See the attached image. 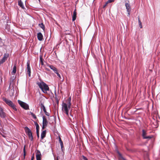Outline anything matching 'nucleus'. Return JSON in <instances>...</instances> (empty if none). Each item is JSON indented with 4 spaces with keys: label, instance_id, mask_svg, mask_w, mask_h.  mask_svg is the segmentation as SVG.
<instances>
[{
    "label": "nucleus",
    "instance_id": "nucleus-20",
    "mask_svg": "<svg viewBox=\"0 0 160 160\" xmlns=\"http://www.w3.org/2000/svg\"><path fill=\"white\" fill-rule=\"evenodd\" d=\"M37 160H40V154L38 153L36 155Z\"/></svg>",
    "mask_w": 160,
    "mask_h": 160
},
{
    "label": "nucleus",
    "instance_id": "nucleus-9",
    "mask_svg": "<svg viewBox=\"0 0 160 160\" xmlns=\"http://www.w3.org/2000/svg\"><path fill=\"white\" fill-rule=\"evenodd\" d=\"M9 56L8 53H6L4 54V57L0 61V65L3 63L7 60Z\"/></svg>",
    "mask_w": 160,
    "mask_h": 160
},
{
    "label": "nucleus",
    "instance_id": "nucleus-7",
    "mask_svg": "<svg viewBox=\"0 0 160 160\" xmlns=\"http://www.w3.org/2000/svg\"><path fill=\"white\" fill-rule=\"evenodd\" d=\"M41 109L43 111L45 114L48 117L49 116L50 114L49 113L46 111V108L45 106L42 103H41Z\"/></svg>",
    "mask_w": 160,
    "mask_h": 160
},
{
    "label": "nucleus",
    "instance_id": "nucleus-28",
    "mask_svg": "<svg viewBox=\"0 0 160 160\" xmlns=\"http://www.w3.org/2000/svg\"><path fill=\"white\" fill-rule=\"evenodd\" d=\"M37 37L38 40H40V32H39L38 33Z\"/></svg>",
    "mask_w": 160,
    "mask_h": 160
},
{
    "label": "nucleus",
    "instance_id": "nucleus-2",
    "mask_svg": "<svg viewBox=\"0 0 160 160\" xmlns=\"http://www.w3.org/2000/svg\"><path fill=\"white\" fill-rule=\"evenodd\" d=\"M41 90L46 95H48L49 88L48 86L44 82L41 81Z\"/></svg>",
    "mask_w": 160,
    "mask_h": 160
},
{
    "label": "nucleus",
    "instance_id": "nucleus-34",
    "mask_svg": "<svg viewBox=\"0 0 160 160\" xmlns=\"http://www.w3.org/2000/svg\"><path fill=\"white\" fill-rule=\"evenodd\" d=\"M43 39V35L41 33V40H42Z\"/></svg>",
    "mask_w": 160,
    "mask_h": 160
},
{
    "label": "nucleus",
    "instance_id": "nucleus-42",
    "mask_svg": "<svg viewBox=\"0 0 160 160\" xmlns=\"http://www.w3.org/2000/svg\"><path fill=\"white\" fill-rule=\"evenodd\" d=\"M39 2H40V0H38Z\"/></svg>",
    "mask_w": 160,
    "mask_h": 160
},
{
    "label": "nucleus",
    "instance_id": "nucleus-1",
    "mask_svg": "<svg viewBox=\"0 0 160 160\" xmlns=\"http://www.w3.org/2000/svg\"><path fill=\"white\" fill-rule=\"evenodd\" d=\"M71 98L69 97L67 103L63 102L62 105V111L65 112L68 116L69 115V111L70 109L71 105Z\"/></svg>",
    "mask_w": 160,
    "mask_h": 160
},
{
    "label": "nucleus",
    "instance_id": "nucleus-31",
    "mask_svg": "<svg viewBox=\"0 0 160 160\" xmlns=\"http://www.w3.org/2000/svg\"><path fill=\"white\" fill-rule=\"evenodd\" d=\"M40 60H41V64L42 65H43V63L42 62V58L41 57V59H40Z\"/></svg>",
    "mask_w": 160,
    "mask_h": 160
},
{
    "label": "nucleus",
    "instance_id": "nucleus-26",
    "mask_svg": "<svg viewBox=\"0 0 160 160\" xmlns=\"http://www.w3.org/2000/svg\"><path fill=\"white\" fill-rule=\"evenodd\" d=\"M55 73H56L57 74V75L59 77V78L60 79L61 78V76H60V74L58 72V71H57L56 72H55Z\"/></svg>",
    "mask_w": 160,
    "mask_h": 160
},
{
    "label": "nucleus",
    "instance_id": "nucleus-8",
    "mask_svg": "<svg viewBox=\"0 0 160 160\" xmlns=\"http://www.w3.org/2000/svg\"><path fill=\"white\" fill-rule=\"evenodd\" d=\"M146 132L144 130H142V137L143 139H150L152 137V136H147Z\"/></svg>",
    "mask_w": 160,
    "mask_h": 160
},
{
    "label": "nucleus",
    "instance_id": "nucleus-21",
    "mask_svg": "<svg viewBox=\"0 0 160 160\" xmlns=\"http://www.w3.org/2000/svg\"><path fill=\"white\" fill-rule=\"evenodd\" d=\"M138 21L139 25V27H140V28H142V22H141V21H140L139 18H138Z\"/></svg>",
    "mask_w": 160,
    "mask_h": 160
},
{
    "label": "nucleus",
    "instance_id": "nucleus-22",
    "mask_svg": "<svg viewBox=\"0 0 160 160\" xmlns=\"http://www.w3.org/2000/svg\"><path fill=\"white\" fill-rule=\"evenodd\" d=\"M30 115L32 116L34 118V119H36V115L33 114L32 112H30Z\"/></svg>",
    "mask_w": 160,
    "mask_h": 160
},
{
    "label": "nucleus",
    "instance_id": "nucleus-25",
    "mask_svg": "<svg viewBox=\"0 0 160 160\" xmlns=\"http://www.w3.org/2000/svg\"><path fill=\"white\" fill-rule=\"evenodd\" d=\"M23 153H23L24 158H25V156L26 155L25 146H24V147L23 148Z\"/></svg>",
    "mask_w": 160,
    "mask_h": 160
},
{
    "label": "nucleus",
    "instance_id": "nucleus-6",
    "mask_svg": "<svg viewBox=\"0 0 160 160\" xmlns=\"http://www.w3.org/2000/svg\"><path fill=\"white\" fill-rule=\"evenodd\" d=\"M125 6L126 7L127 11L128 12L127 16H129L131 10L130 5L128 2H126L125 3Z\"/></svg>",
    "mask_w": 160,
    "mask_h": 160
},
{
    "label": "nucleus",
    "instance_id": "nucleus-16",
    "mask_svg": "<svg viewBox=\"0 0 160 160\" xmlns=\"http://www.w3.org/2000/svg\"><path fill=\"white\" fill-rule=\"evenodd\" d=\"M16 68H17L16 63H15L14 64V66H13V68L12 71V74H14L16 73Z\"/></svg>",
    "mask_w": 160,
    "mask_h": 160
},
{
    "label": "nucleus",
    "instance_id": "nucleus-18",
    "mask_svg": "<svg viewBox=\"0 0 160 160\" xmlns=\"http://www.w3.org/2000/svg\"><path fill=\"white\" fill-rule=\"evenodd\" d=\"M29 139L31 140L32 141L33 140V137L32 136V133L31 131L27 133Z\"/></svg>",
    "mask_w": 160,
    "mask_h": 160
},
{
    "label": "nucleus",
    "instance_id": "nucleus-13",
    "mask_svg": "<svg viewBox=\"0 0 160 160\" xmlns=\"http://www.w3.org/2000/svg\"><path fill=\"white\" fill-rule=\"evenodd\" d=\"M77 12L76 9H75L73 11V14L72 16V20L73 21H75L76 18Z\"/></svg>",
    "mask_w": 160,
    "mask_h": 160
},
{
    "label": "nucleus",
    "instance_id": "nucleus-30",
    "mask_svg": "<svg viewBox=\"0 0 160 160\" xmlns=\"http://www.w3.org/2000/svg\"><path fill=\"white\" fill-rule=\"evenodd\" d=\"M118 153L119 154V155L121 157V158L123 160H125V159L123 158L122 156V155H121V154L119 152H118Z\"/></svg>",
    "mask_w": 160,
    "mask_h": 160
},
{
    "label": "nucleus",
    "instance_id": "nucleus-27",
    "mask_svg": "<svg viewBox=\"0 0 160 160\" xmlns=\"http://www.w3.org/2000/svg\"><path fill=\"white\" fill-rule=\"evenodd\" d=\"M115 0H108L107 2V3H109L113 2Z\"/></svg>",
    "mask_w": 160,
    "mask_h": 160
},
{
    "label": "nucleus",
    "instance_id": "nucleus-40",
    "mask_svg": "<svg viewBox=\"0 0 160 160\" xmlns=\"http://www.w3.org/2000/svg\"><path fill=\"white\" fill-rule=\"evenodd\" d=\"M51 0L52 2H53V1H54V0Z\"/></svg>",
    "mask_w": 160,
    "mask_h": 160
},
{
    "label": "nucleus",
    "instance_id": "nucleus-35",
    "mask_svg": "<svg viewBox=\"0 0 160 160\" xmlns=\"http://www.w3.org/2000/svg\"><path fill=\"white\" fill-rule=\"evenodd\" d=\"M42 97H43L45 98H46L47 99V98H46L45 96H44L42 94H41V98H42Z\"/></svg>",
    "mask_w": 160,
    "mask_h": 160
},
{
    "label": "nucleus",
    "instance_id": "nucleus-36",
    "mask_svg": "<svg viewBox=\"0 0 160 160\" xmlns=\"http://www.w3.org/2000/svg\"><path fill=\"white\" fill-rule=\"evenodd\" d=\"M37 84L39 86V87L40 88V83L38 82H37Z\"/></svg>",
    "mask_w": 160,
    "mask_h": 160
},
{
    "label": "nucleus",
    "instance_id": "nucleus-3",
    "mask_svg": "<svg viewBox=\"0 0 160 160\" xmlns=\"http://www.w3.org/2000/svg\"><path fill=\"white\" fill-rule=\"evenodd\" d=\"M2 99L3 101H4L7 104L12 107L14 110L15 111L17 110L16 106L13 103L12 101L4 98H3Z\"/></svg>",
    "mask_w": 160,
    "mask_h": 160
},
{
    "label": "nucleus",
    "instance_id": "nucleus-19",
    "mask_svg": "<svg viewBox=\"0 0 160 160\" xmlns=\"http://www.w3.org/2000/svg\"><path fill=\"white\" fill-rule=\"evenodd\" d=\"M25 130L26 133H28L31 131L30 129L28 127H25Z\"/></svg>",
    "mask_w": 160,
    "mask_h": 160
},
{
    "label": "nucleus",
    "instance_id": "nucleus-12",
    "mask_svg": "<svg viewBox=\"0 0 160 160\" xmlns=\"http://www.w3.org/2000/svg\"><path fill=\"white\" fill-rule=\"evenodd\" d=\"M34 123H35V125L36 126V132H37V136L38 139H39V125L38 124V123H37L36 122H34Z\"/></svg>",
    "mask_w": 160,
    "mask_h": 160
},
{
    "label": "nucleus",
    "instance_id": "nucleus-23",
    "mask_svg": "<svg viewBox=\"0 0 160 160\" xmlns=\"http://www.w3.org/2000/svg\"><path fill=\"white\" fill-rule=\"evenodd\" d=\"M41 28H42L43 31H44L45 27L42 23H41Z\"/></svg>",
    "mask_w": 160,
    "mask_h": 160
},
{
    "label": "nucleus",
    "instance_id": "nucleus-11",
    "mask_svg": "<svg viewBox=\"0 0 160 160\" xmlns=\"http://www.w3.org/2000/svg\"><path fill=\"white\" fill-rule=\"evenodd\" d=\"M0 117L1 118H4L6 117V114L4 112L3 109L0 106Z\"/></svg>",
    "mask_w": 160,
    "mask_h": 160
},
{
    "label": "nucleus",
    "instance_id": "nucleus-5",
    "mask_svg": "<svg viewBox=\"0 0 160 160\" xmlns=\"http://www.w3.org/2000/svg\"><path fill=\"white\" fill-rule=\"evenodd\" d=\"M42 130L44 129L48 125V122L46 117L43 116H42Z\"/></svg>",
    "mask_w": 160,
    "mask_h": 160
},
{
    "label": "nucleus",
    "instance_id": "nucleus-24",
    "mask_svg": "<svg viewBox=\"0 0 160 160\" xmlns=\"http://www.w3.org/2000/svg\"><path fill=\"white\" fill-rule=\"evenodd\" d=\"M81 160H88L87 158L84 156V155H82L81 158Z\"/></svg>",
    "mask_w": 160,
    "mask_h": 160
},
{
    "label": "nucleus",
    "instance_id": "nucleus-39",
    "mask_svg": "<svg viewBox=\"0 0 160 160\" xmlns=\"http://www.w3.org/2000/svg\"><path fill=\"white\" fill-rule=\"evenodd\" d=\"M57 104H58V102H59V101L58 100H57Z\"/></svg>",
    "mask_w": 160,
    "mask_h": 160
},
{
    "label": "nucleus",
    "instance_id": "nucleus-37",
    "mask_svg": "<svg viewBox=\"0 0 160 160\" xmlns=\"http://www.w3.org/2000/svg\"><path fill=\"white\" fill-rule=\"evenodd\" d=\"M59 142H61V141H62L61 138H59Z\"/></svg>",
    "mask_w": 160,
    "mask_h": 160
},
{
    "label": "nucleus",
    "instance_id": "nucleus-32",
    "mask_svg": "<svg viewBox=\"0 0 160 160\" xmlns=\"http://www.w3.org/2000/svg\"><path fill=\"white\" fill-rule=\"evenodd\" d=\"M34 154H33L31 158V160H33L34 159Z\"/></svg>",
    "mask_w": 160,
    "mask_h": 160
},
{
    "label": "nucleus",
    "instance_id": "nucleus-14",
    "mask_svg": "<svg viewBox=\"0 0 160 160\" xmlns=\"http://www.w3.org/2000/svg\"><path fill=\"white\" fill-rule=\"evenodd\" d=\"M49 67L51 69L53 70L55 73L58 71L57 68L52 65H49Z\"/></svg>",
    "mask_w": 160,
    "mask_h": 160
},
{
    "label": "nucleus",
    "instance_id": "nucleus-17",
    "mask_svg": "<svg viewBox=\"0 0 160 160\" xmlns=\"http://www.w3.org/2000/svg\"><path fill=\"white\" fill-rule=\"evenodd\" d=\"M18 5L20 6L22 9H24V7L23 5V2L21 0L18 1Z\"/></svg>",
    "mask_w": 160,
    "mask_h": 160
},
{
    "label": "nucleus",
    "instance_id": "nucleus-15",
    "mask_svg": "<svg viewBox=\"0 0 160 160\" xmlns=\"http://www.w3.org/2000/svg\"><path fill=\"white\" fill-rule=\"evenodd\" d=\"M46 130L42 131L41 134V138L42 139L46 136Z\"/></svg>",
    "mask_w": 160,
    "mask_h": 160
},
{
    "label": "nucleus",
    "instance_id": "nucleus-38",
    "mask_svg": "<svg viewBox=\"0 0 160 160\" xmlns=\"http://www.w3.org/2000/svg\"><path fill=\"white\" fill-rule=\"evenodd\" d=\"M55 96H56L55 98H56V100H58V98H57V96H56V93H55Z\"/></svg>",
    "mask_w": 160,
    "mask_h": 160
},
{
    "label": "nucleus",
    "instance_id": "nucleus-29",
    "mask_svg": "<svg viewBox=\"0 0 160 160\" xmlns=\"http://www.w3.org/2000/svg\"><path fill=\"white\" fill-rule=\"evenodd\" d=\"M59 143H60V145H61L62 149V147L63 146L62 142L61 141V142H59Z\"/></svg>",
    "mask_w": 160,
    "mask_h": 160
},
{
    "label": "nucleus",
    "instance_id": "nucleus-10",
    "mask_svg": "<svg viewBox=\"0 0 160 160\" xmlns=\"http://www.w3.org/2000/svg\"><path fill=\"white\" fill-rule=\"evenodd\" d=\"M27 72L29 77L31 76V68L30 66V61H28L27 63Z\"/></svg>",
    "mask_w": 160,
    "mask_h": 160
},
{
    "label": "nucleus",
    "instance_id": "nucleus-33",
    "mask_svg": "<svg viewBox=\"0 0 160 160\" xmlns=\"http://www.w3.org/2000/svg\"><path fill=\"white\" fill-rule=\"evenodd\" d=\"M108 4V3H107V2H106L105 3V5L103 6V8H105L106 6L107 5V4Z\"/></svg>",
    "mask_w": 160,
    "mask_h": 160
},
{
    "label": "nucleus",
    "instance_id": "nucleus-4",
    "mask_svg": "<svg viewBox=\"0 0 160 160\" xmlns=\"http://www.w3.org/2000/svg\"><path fill=\"white\" fill-rule=\"evenodd\" d=\"M18 102L20 106L26 110L29 109V106L24 102H23L20 100H18Z\"/></svg>",
    "mask_w": 160,
    "mask_h": 160
},
{
    "label": "nucleus",
    "instance_id": "nucleus-41",
    "mask_svg": "<svg viewBox=\"0 0 160 160\" xmlns=\"http://www.w3.org/2000/svg\"><path fill=\"white\" fill-rule=\"evenodd\" d=\"M38 25H39V26H40V23H39V24H38Z\"/></svg>",
    "mask_w": 160,
    "mask_h": 160
}]
</instances>
